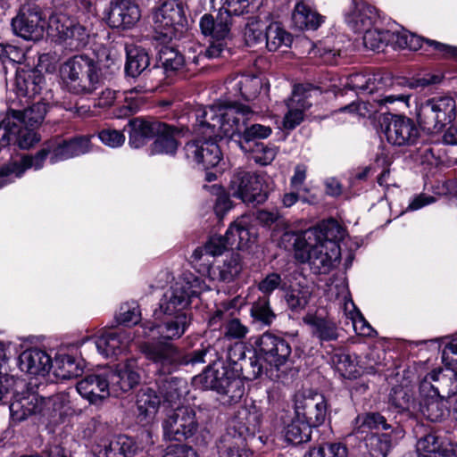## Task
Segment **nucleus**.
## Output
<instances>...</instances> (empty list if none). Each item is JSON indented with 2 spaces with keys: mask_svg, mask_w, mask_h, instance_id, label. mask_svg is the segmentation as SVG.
<instances>
[{
  "mask_svg": "<svg viewBox=\"0 0 457 457\" xmlns=\"http://www.w3.org/2000/svg\"><path fill=\"white\" fill-rule=\"evenodd\" d=\"M245 347L241 344H235L228 350L227 361L217 359L216 351L212 356L206 357L209 365L204 371L194 378V383L204 389L215 391L219 400L223 405L237 403L245 394V386L241 379L253 381L265 374L271 380L279 378L267 366L264 367L262 357L254 354L246 357Z\"/></svg>",
  "mask_w": 457,
  "mask_h": 457,
  "instance_id": "1",
  "label": "nucleus"
},
{
  "mask_svg": "<svg viewBox=\"0 0 457 457\" xmlns=\"http://www.w3.org/2000/svg\"><path fill=\"white\" fill-rule=\"evenodd\" d=\"M139 350L154 366L157 376L156 392L168 408L180 405L187 387L184 379L171 374L182 366L204 363L207 361L206 357L212 356L214 353V348L211 346L186 353L178 345L166 343L139 344Z\"/></svg>",
  "mask_w": 457,
  "mask_h": 457,
  "instance_id": "2",
  "label": "nucleus"
},
{
  "mask_svg": "<svg viewBox=\"0 0 457 457\" xmlns=\"http://www.w3.org/2000/svg\"><path fill=\"white\" fill-rule=\"evenodd\" d=\"M252 113L249 106H210L197 115L201 127L211 129L212 134L221 132L224 137L238 144L244 151L250 150L254 143L268 137L271 129L261 124H247V116Z\"/></svg>",
  "mask_w": 457,
  "mask_h": 457,
  "instance_id": "3",
  "label": "nucleus"
},
{
  "mask_svg": "<svg viewBox=\"0 0 457 457\" xmlns=\"http://www.w3.org/2000/svg\"><path fill=\"white\" fill-rule=\"evenodd\" d=\"M118 70L109 57L106 63L96 56L77 54L63 62L61 74L68 90L76 95H89Z\"/></svg>",
  "mask_w": 457,
  "mask_h": 457,
  "instance_id": "4",
  "label": "nucleus"
},
{
  "mask_svg": "<svg viewBox=\"0 0 457 457\" xmlns=\"http://www.w3.org/2000/svg\"><path fill=\"white\" fill-rule=\"evenodd\" d=\"M261 416L253 411H244L228 427L226 432L217 441L220 457H253L248 440L259 431Z\"/></svg>",
  "mask_w": 457,
  "mask_h": 457,
  "instance_id": "5",
  "label": "nucleus"
},
{
  "mask_svg": "<svg viewBox=\"0 0 457 457\" xmlns=\"http://www.w3.org/2000/svg\"><path fill=\"white\" fill-rule=\"evenodd\" d=\"M206 287L201 278L191 273L185 274L182 280L164 295L160 309L164 314L191 313L188 307L192 299L198 297Z\"/></svg>",
  "mask_w": 457,
  "mask_h": 457,
  "instance_id": "6",
  "label": "nucleus"
},
{
  "mask_svg": "<svg viewBox=\"0 0 457 457\" xmlns=\"http://www.w3.org/2000/svg\"><path fill=\"white\" fill-rule=\"evenodd\" d=\"M199 423L195 411L190 406L177 405L165 411L163 436L170 441L182 442L193 436Z\"/></svg>",
  "mask_w": 457,
  "mask_h": 457,
  "instance_id": "7",
  "label": "nucleus"
},
{
  "mask_svg": "<svg viewBox=\"0 0 457 457\" xmlns=\"http://www.w3.org/2000/svg\"><path fill=\"white\" fill-rule=\"evenodd\" d=\"M191 314L184 312L165 314V318L160 323L149 322L142 326V335L153 341H145L141 344L166 343L174 345L172 341L180 338L189 327L192 320Z\"/></svg>",
  "mask_w": 457,
  "mask_h": 457,
  "instance_id": "8",
  "label": "nucleus"
},
{
  "mask_svg": "<svg viewBox=\"0 0 457 457\" xmlns=\"http://www.w3.org/2000/svg\"><path fill=\"white\" fill-rule=\"evenodd\" d=\"M13 33L25 40L38 41L44 36L45 20L41 8L31 1L21 4L11 22Z\"/></svg>",
  "mask_w": 457,
  "mask_h": 457,
  "instance_id": "9",
  "label": "nucleus"
},
{
  "mask_svg": "<svg viewBox=\"0 0 457 457\" xmlns=\"http://www.w3.org/2000/svg\"><path fill=\"white\" fill-rule=\"evenodd\" d=\"M267 187L263 178L251 171L237 172L229 185L231 195L241 199L246 204L253 206L263 204L268 198Z\"/></svg>",
  "mask_w": 457,
  "mask_h": 457,
  "instance_id": "10",
  "label": "nucleus"
},
{
  "mask_svg": "<svg viewBox=\"0 0 457 457\" xmlns=\"http://www.w3.org/2000/svg\"><path fill=\"white\" fill-rule=\"evenodd\" d=\"M296 260L301 263H308L314 274H328L340 262V246L336 244H332V247L324 244H311L305 249L296 252Z\"/></svg>",
  "mask_w": 457,
  "mask_h": 457,
  "instance_id": "11",
  "label": "nucleus"
},
{
  "mask_svg": "<svg viewBox=\"0 0 457 457\" xmlns=\"http://www.w3.org/2000/svg\"><path fill=\"white\" fill-rule=\"evenodd\" d=\"M380 126L388 143L409 146L417 143L420 131L414 120L404 115L388 113L382 117Z\"/></svg>",
  "mask_w": 457,
  "mask_h": 457,
  "instance_id": "12",
  "label": "nucleus"
},
{
  "mask_svg": "<svg viewBox=\"0 0 457 457\" xmlns=\"http://www.w3.org/2000/svg\"><path fill=\"white\" fill-rule=\"evenodd\" d=\"M254 352L270 366V371L274 369L278 372L289 360L292 349L285 338L267 331L255 339Z\"/></svg>",
  "mask_w": 457,
  "mask_h": 457,
  "instance_id": "13",
  "label": "nucleus"
},
{
  "mask_svg": "<svg viewBox=\"0 0 457 457\" xmlns=\"http://www.w3.org/2000/svg\"><path fill=\"white\" fill-rule=\"evenodd\" d=\"M295 412L312 428L322 425L328 408L325 397L317 392L305 390L295 395Z\"/></svg>",
  "mask_w": 457,
  "mask_h": 457,
  "instance_id": "14",
  "label": "nucleus"
},
{
  "mask_svg": "<svg viewBox=\"0 0 457 457\" xmlns=\"http://www.w3.org/2000/svg\"><path fill=\"white\" fill-rule=\"evenodd\" d=\"M52 22L59 38L71 49L79 50L88 44L89 30L77 20L59 14L52 19Z\"/></svg>",
  "mask_w": 457,
  "mask_h": 457,
  "instance_id": "15",
  "label": "nucleus"
},
{
  "mask_svg": "<svg viewBox=\"0 0 457 457\" xmlns=\"http://www.w3.org/2000/svg\"><path fill=\"white\" fill-rule=\"evenodd\" d=\"M141 17L139 6L131 0H111L105 13V21L112 29H129Z\"/></svg>",
  "mask_w": 457,
  "mask_h": 457,
  "instance_id": "16",
  "label": "nucleus"
},
{
  "mask_svg": "<svg viewBox=\"0 0 457 457\" xmlns=\"http://www.w3.org/2000/svg\"><path fill=\"white\" fill-rule=\"evenodd\" d=\"M432 390L434 396L449 398L457 393V373L453 368L433 370L420 383V390L423 394Z\"/></svg>",
  "mask_w": 457,
  "mask_h": 457,
  "instance_id": "17",
  "label": "nucleus"
},
{
  "mask_svg": "<svg viewBox=\"0 0 457 457\" xmlns=\"http://www.w3.org/2000/svg\"><path fill=\"white\" fill-rule=\"evenodd\" d=\"M112 395L119 397L134 389L141 381L136 360H127L113 371L107 373Z\"/></svg>",
  "mask_w": 457,
  "mask_h": 457,
  "instance_id": "18",
  "label": "nucleus"
},
{
  "mask_svg": "<svg viewBox=\"0 0 457 457\" xmlns=\"http://www.w3.org/2000/svg\"><path fill=\"white\" fill-rule=\"evenodd\" d=\"M184 150L187 159H192L205 170L216 167L222 157L219 145L212 139L187 142Z\"/></svg>",
  "mask_w": 457,
  "mask_h": 457,
  "instance_id": "19",
  "label": "nucleus"
},
{
  "mask_svg": "<svg viewBox=\"0 0 457 457\" xmlns=\"http://www.w3.org/2000/svg\"><path fill=\"white\" fill-rule=\"evenodd\" d=\"M154 133V140L150 145L152 154L174 155L179 148V137H182L188 129L177 127L160 120V128Z\"/></svg>",
  "mask_w": 457,
  "mask_h": 457,
  "instance_id": "20",
  "label": "nucleus"
},
{
  "mask_svg": "<svg viewBox=\"0 0 457 457\" xmlns=\"http://www.w3.org/2000/svg\"><path fill=\"white\" fill-rule=\"evenodd\" d=\"M161 45L156 63L152 69H149V72L159 81L163 80L165 76H170L182 69L186 62L184 55L177 48L170 46L168 44Z\"/></svg>",
  "mask_w": 457,
  "mask_h": 457,
  "instance_id": "21",
  "label": "nucleus"
},
{
  "mask_svg": "<svg viewBox=\"0 0 457 457\" xmlns=\"http://www.w3.org/2000/svg\"><path fill=\"white\" fill-rule=\"evenodd\" d=\"M78 393L90 403L97 404L111 395V385L107 374H91L77 383Z\"/></svg>",
  "mask_w": 457,
  "mask_h": 457,
  "instance_id": "22",
  "label": "nucleus"
},
{
  "mask_svg": "<svg viewBox=\"0 0 457 457\" xmlns=\"http://www.w3.org/2000/svg\"><path fill=\"white\" fill-rule=\"evenodd\" d=\"M270 12H260L245 19L243 37L245 44L254 51L264 48L265 32L270 19Z\"/></svg>",
  "mask_w": 457,
  "mask_h": 457,
  "instance_id": "23",
  "label": "nucleus"
},
{
  "mask_svg": "<svg viewBox=\"0 0 457 457\" xmlns=\"http://www.w3.org/2000/svg\"><path fill=\"white\" fill-rule=\"evenodd\" d=\"M234 14L225 7L220 9L216 17L210 13L204 14L200 20V28L204 35L213 39H227L230 36L231 28L236 24Z\"/></svg>",
  "mask_w": 457,
  "mask_h": 457,
  "instance_id": "24",
  "label": "nucleus"
},
{
  "mask_svg": "<svg viewBox=\"0 0 457 457\" xmlns=\"http://www.w3.org/2000/svg\"><path fill=\"white\" fill-rule=\"evenodd\" d=\"M311 86L303 84L295 85L292 96L287 100L289 111L284 118V127L287 129H294L303 119V110L309 108L311 104L307 102Z\"/></svg>",
  "mask_w": 457,
  "mask_h": 457,
  "instance_id": "25",
  "label": "nucleus"
},
{
  "mask_svg": "<svg viewBox=\"0 0 457 457\" xmlns=\"http://www.w3.org/2000/svg\"><path fill=\"white\" fill-rule=\"evenodd\" d=\"M9 409L12 421L20 423L41 411L42 400L31 393L13 394Z\"/></svg>",
  "mask_w": 457,
  "mask_h": 457,
  "instance_id": "26",
  "label": "nucleus"
},
{
  "mask_svg": "<svg viewBox=\"0 0 457 457\" xmlns=\"http://www.w3.org/2000/svg\"><path fill=\"white\" fill-rule=\"evenodd\" d=\"M404 429L396 424L391 431L371 433L366 438V445L372 457H386L394 446L404 436Z\"/></svg>",
  "mask_w": 457,
  "mask_h": 457,
  "instance_id": "27",
  "label": "nucleus"
},
{
  "mask_svg": "<svg viewBox=\"0 0 457 457\" xmlns=\"http://www.w3.org/2000/svg\"><path fill=\"white\" fill-rule=\"evenodd\" d=\"M129 144L133 148H140L154 137L160 128V120L155 118H132L128 122Z\"/></svg>",
  "mask_w": 457,
  "mask_h": 457,
  "instance_id": "28",
  "label": "nucleus"
},
{
  "mask_svg": "<svg viewBox=\"0 0 457 457\" xmlns=\"http://www.w3.org/2000/svg\"><path fill=\"white\" fill-rule=\"evenodd\" d=\"M45 77L37 69L18 68L15 75V87L19 96L33 97L40 94Z\"/></svg>",
  "mask_w": 457,
  "mask_h": 457,
  "instance_id": "29",
  "label": "nucleus"
},
{
  "mask_svg": "<svg viewBox=\"0 0 457 457\" xmlns=\"http://www.w3.org/2000/svg\"><path fill=\"white\" fill-rule=\"evenodd\" d=\"M303 321L310 327L312 336L320 344L337 341L339 338L338 326L328 317L308 313L303 318Z\"/></svg>",
  "mask_w": 457,
  "mask_h": 457,
  "instance_id": "30",
  "label": "nucleus"
},
{
  "mask_svg": "<svg viewBox=\"0 0 457 457\" xmlns=\"http://www.w3.org/2000/svg\"><path fill=\"white\" fill-rule=\"evenodd\" d=\"M4 123H5L4 128L7 130L6 136L8 145L12 142L21 149H29L40 140V138L34 132L35 129H31L21 123H17L14 120H12V118L9 114L0 122V124Z\"/></svg>",
  "mask_w": 457,
  "mask_h": 457,
  "instance_id": "31",
  "label": "nucleus"
},
{
  "mask_svg": "<svg viewBox=\"0 0 457 457\" xmlns=\"http://www.w3.org/2000/svg\"><path fill=\"white\" fill-rule=\"evenodd\" d=\"M308 231L313 232L314 236L311 244H324L328 247H332V244L339 245L345 236V229L334 219L322 220L317 226L310 228Z\"/></svg>",
  "mask_w": 457,
  "mask_h": 457,
  "instance_id": "32",
  "label": "nucleus"
},
{
  "mask_svg": "<svg viewBox=\"0 0 457 457\" xmlns=\"http://www.w3.org/2000/svg\"><path fill=\"white\" fill-rule=\"evenodd\" d=\"M162 402L156 390L148 386L140 388L136 400L138 420L145 423L153 420Z\"/></svg>",
  "mask_w": 457,
  "mask_h": 457,
  "instance_id": "33",
  "label": "nucleus"
},
{
  "mask_svg": "<svg viewBox=\"0 0 457 457\" xmlns=\"http://www.w3.org/2000/svg\"><path fill=\"white\" fill-rule=\"evenodd\" d=\"M20 368L32 375H44L52 368L51 357L39 349L24 351L19 357Z\"/></svg>",
  "mask_w": 457,
  "mask_h": 457,
  "instance_id": "34",
  "label": "nucleus"
},
{
  "mask_svg": "<svg viewBox=\"0 0 457 457\" xmlns=\"http://www.w3.org/2000/svg\"><path fill=\"white\" fill-rule=\"evenodd\" d=\"M153 20V39L160 44H169L176 37L177 30L164 3L154 12Z\"/></svg>",
  "mask_w": 457,
  "mask_h": 457,
  "instance_id": "35",
  "label": "nucleus"
},
{
  "mask_svg": "<svg viewBox=\"0 0 457 457\" xmlns=\"http://www.w3.org/2000/svg\"><path fill=\"white\" fill-rule=\"evenodd\" d=\"M448 445L437 432L429 431L418 439L416 449L421 457H450Z\"/></svg>",
  "mask_w": 457,
  "mask_h": 457,
  "instance_id": "36",
  "label": "nucleus"
},
{
  "mask_svg": "<svg viewBox=\"0 0 457 457\" xmlns=\"http://www.w3.org/2000/svg\"><path fill=\"white\" fill-rule=\"evenodd\" d=\"M51 151V146L42 148L34 156L25 154L20 162H12L0 170V175H11L15 174L16 177H20L23 172L34 167L35 169H40Z\"/></svg>",
  "mask_w": 457,
  "mask_h": 457,
  "instance_id": "37",
  "label": "nucleus"
},
{
  "mask_svg": "<svg viewBox=\"0 0 457 457\" xmlns=\"http://www.w3.org/2000/svg\"><path fill=\"white\" fill-rule=\"evenodd\" d=\"M127 60L125 63V73L132 78H137L139 75H146L149 72L147 68L150 66V55L148 52L141 46H133L128 48Z\"/></svg>",
  "mask_w": 457,
  "mask_h": 457,
  "instance_id": "38",
  "label": "nucleus"
},
{
  "mask_svg": "<svg viewBox=\"0 0 457 457\" xmlns=\"http://www.w3.org/2000/svg\"><path fill=\"white\" fill-rule=\"evenodd\" d=\"M294 25L301 30H316L324 17L303 2L297 3L292 13Z\"/></svg>",
  "mask_w": 457,
  "mask_h": 457,
  "instance_id": "39",
  "label": "nucleus"
},
{
  "mask_svg": "<svg viewBox=\"0 0 457 457\" xmlns=\"http://www.w3.org/2000/svg\"><path fill=\"white\" fill-rule=\"evenodd\" d=\"M293 42V36L287 32L279 22L269 21L265 32V45L270 52L287 48Z\"/></svg>",
  "mask_w": 457,
  "mask_h": 457,
  "instance_id": "40",
  "label": "nucleus"
},
{
  "mask_svg": "<svg viewBox=\"0 0 457 457\" xmlns=\"http://www.w3.org/2000/svg\"><path fill=\"white\" fill-rule=\"evenodd\" d=\"M46 112L47 104L45 103L37 102L24 111L12 110L10 112L12 116L10 117L12 119V120H17L18 123L31 129H37L42 124Z\"/></svg>",
  "mask_w": 457,
  "mask_h": 457,
  "instance_id": "41",
  "label": "nucleus"
},
{
  "mask_svg": "<svg viewBox=\"0 0 457 457\" xmlns=\"http://www.w3.org/2000/svg\"><path fill=\"white\" fill-rule=\"evenodd\" d=\"M375 18L374 9L365 4H356L354 9L345 16L347 25L355 32H363L371 28Z\"/></svg>",
  "mask_w": 457,
  "mask_h": 457,
  "instance_id": "42",
  "label": "nucleus"
},
{
  "mask_svg": "<svg viewBox=\"0 0 457 457\" xmlns=\"http://www.w3.org/2000/svg\"><path fill=\"white\" fill-rule=\"evenodd\" d=\"M89 150V140L85 137L72 138L70 141L63 140L53 149V162L65 160L86 154Z\"/></svg>",
  "mask_w": 457,
  "mask_h": 457,
  "instance_id": "43",
  "label": "nucleus"
},
{
  "mask_svg": "<svg viewBox=\"0 0 457 457\" xmlns=\"http://www.w3.org/2000/svg\"><path fill=\"white\" fill-rule=\"evenodd\" d=\"M54 375L62 380L78 378L83 372V368L76 359L69 354H59L52 362Z\"/></svg>",
  "mask_w": 457,
  "mask_h": 457,
  "instance_id": "44",
  "label": "nucleus"
},
{
  "mask_svg": "<svg viewBox=\"0 0 457 457\" xmlns=\"http://www.w3.org/2000/svg\"><path fill=\"white\" fill-rule=\"evenodd\" d=\"M243 269L241 257L237 253H232L228 258L224 260L221 265L214 267L211 270L213 279L229 283L233 281Z\"/></svg>",
  "mask_w": 457,
  "mask_h": 457,
  "instance_id": "45",
  "label": "nucleus"
},
{
  "mask_svg": "<svg viewBox=\"0 0 457 457\" xmlns=\"http://www.w3.org/2000/svg\"><path fill=\"white\" fill-rule=\"evenodd\" d=\"M312 427L296 415L284 430L286 440L293 445L309 442L312 438Z\"/></svg>",
  "mask_w": 457,
  "mask_h": 457,
  "instance_id": "46",
  "label": "nucleus"
},
{
  "mask_svg": "<svg viewBox=\"0 0 457 457\" xmlns=\"http://www.w3.org/2000/svg\"><path fill=\"white\" fill-rule=\"evenodd\" d=\"M121 334L115 331H108L97 337L93 345L99 353L105 357L114 356L120 353L123 347Z\"/></svg>",
  "mask_w": 457,
  "mask_h": 457,
  "instance_id": "47",
  "label": "nucleus"
},
{
  "mask_svg": "<svg viewBox=\"0 0 457 457\" xmlns=\"http://www.w3.org/2000/svg\"><path fill=\"white\" fill-rule=\"evenodd\" d=\"M433 111L438 114L441 121L446 124L452 123L457 116V105L453 97L449 96H436L427 100Z\"/></svg>",
  "mask_w": 457,
  "mask_h": 457,
  "instance_id": "48",
  "label": "nucleus"
},
{
  "mask_svg": "<svg viewBox=\"0 0 457 457\" xmlns=\"http://www.w3.org/2000/svg\"><path fill=\"white\" fill-rule=\"evenodd\" d=\"M388 403L398 413L409 412L411 406L414 405V396L411 389L401 385L392 387Z\"/></svg>",
  "mask_w": 457,
  "mask_h": 457,
  "instance_id": "49",
  "label": "nucleus"
},
{
  "mask_svg": "<svg viewBox=\"0 0 457 457\" xmlns=\"http://www.w3.org/2000/svg\"><path fill=\"white\" fill-rule=\"evenodd\" d=\"M417 117L420 127L428 133H438L445 127L428 101L420 105Z\"/></svg>",
  "mask_w": 457,
  "mask_h": 457,
  "instance_id": "50",
  "label": "nucleus"
},
{
  "mask_svg": "<svg viewBox=\"0 0 457 457\" xmlns=\"http://www.w3.org/2000/svg\"><path fill=\"white\" fill-rule=\"evenodd\" d=\"M137 450L133 438L126 435L115 436L105 446L106 457H130Z\"/></svg>",
  "mask_w": 457,
  "mask_h": 457,
  "instance_id": "51",
  "label": "nucleus"
},
{
  "mask_svg": "<svg viewBox=\"0 0 457 457\" xmlns=\"http://www.w3.org/2000/svg\"><path fill=\"white\" fill-rule=\"evenodd\" d=\"M285 291L284 299L287 303V308L295 313H298L304 310L312 296V293L308 288L303 287H287Z\"/></svg>",
  "mask_w": 457,
  "mask_h": 457,
  "instance_id": "52",
  "label": "nucleus"
},
{
  "mask_svg": "<svg viewBox=\"0 0 457 457\" xmlns=\"http://www.w3.org/2000/svg\"><path fill=\"white\" fill-rule=\"evenodd\" d=\"M250 315L254 322L262 326H270L277 317L270 307V298L268 296L259 297L253 303L250 309Z\"/></svg>",
  "mask_w": 457,
  "mask_h": 457,
  "instance_id": "53",
  "label": "nucleus"
},
{
  "mask_svg": "<svg viewBox=\"0 0 457 457\" xmlns=\"http://www.w3.org/2000/svg\"><path fill=\"white\" fill-rule=\"evenodd\" d=\"M224 5L237 17L248 13L256 15L263 12L262 10L263 0H225Z\"/></svg>",
  "mask_w": 457,
  "mask_h": 457,
  "instance_id": "54",
  "label": "nucleus"
},
{
  "mask_svg": "<svg viewBox=\"0 0 457 457\" xmlns=\"http://www.w3.org/2000/svg\"><path fill=\"white\" fill-rule=\"evenodd\" d=\"M434 396V393L429 397L420 403V411L424 416L432 422H439L445 416V409L442 402Z\"/></svg>",
  "mask_w": 457,
  "mask_h": 457,
  "instance_id": "55",
  "label": "nucleus"
},
{
  "mask_svg": "<svg viewBox=\"0 0 457 457\" xmlns=\"http://www.w3.org/2000/svg\"><path fill=\"white\" fill-rule=\"evenodd\" d=\"M357 422H361V427H366L370 430H392L397 422L389 423L385 416L377 411L366 412L359 415Z\"/></svg>",
  "mask_w": 457,
  "mask_h": 457,
  "instance_id": "56",
  "label": "nucleus"
},
{
  "mask_svg": "<svg viewBox=\"0 0 457 457\" xmlns=\"http://www.w3.org/2000/svg\"><path fill=\"white\" fill-rule=\"evenodd\" d=\"M313 232L303 231L301 233H295L293 231H286L281 236V242L283 244H288V246H292L295 251V258L296 259V252L298 250H303L308 245H311V241L314 239ZM287 247V245H285Z\"/></svg>",
  "mask_w": 457,
  "mask_h": 457,
  "instance_id": "57",
  "label": "nucleus"
},
{
  "mask_svg": "<svg viewBox=\"0 0 457 457\" xmlns=\"http://www.w3.org/2000/svg\"><path fill=\"white\" fill-rule=\"evenodd\" d=\"M230 248H242L247 245L251 236L248 228L241 221H235L227 229Z\"/></svg>",
  "mask_w": 457,
  "mask_h": 457,
  "instance_id": "58",
  "label": "nucleus"
},
{
  "mask_svg": "<svg viewBox=\"0 0 457 457\" xmlns=\"http://www.w3.org/2000/svg\"><path fill=\"white\" fill-rule=\"evenodd\" d=\"M164 4L177 32L186 28L187 25L186 11L188 9L187 0H177L175 4L167 2Z\"/></svg>",
  "mask_w": 457,
  "mask_h": 457,
  "instance_id": "59",
  "label": "nucleus"
},
{
  "mask_svg": "<svg viewBox=\"0 0 457 457\" xmlns=\"http://www.w3.org/2000/svg\"><path fill=\"white\" fill-rule=\"evenodd\" d=\"M363 45L366 48L372 51H383L388 42V31H380L371 29L370 28L363 31Z\"/></svg>",
  "mask_w": 457,
  "mask_h": 457,
  "instance_id": "60",
  "label": "nucleus"
},
{
  "mask_svg": "<svg viewBox=\"0 0 457 457\" xmlns=\"http://www.w3.org/2000/svg\"><path fill=\"white\" fill-rule=\"evenodd\" d=\"M331 363L335 369L345 378L351 379L355 378L357 370L351 356L345 353H336L331 356Z\"/></svg>",
  "mask_w": 457,
  "mask_h": 457,
  "instance_id": "61",
  "label": "nucleus"
},
{
  "mask_svg": "<svg viewBox=\"0 0 457 457\" xmlns=\"http://www.w3.org/2000/svg\"><path fill=\"white\" fill-rule=\"evenodd\" d=\"M287 288V282L281 278V275L277 272L267 274L258 284V289L264 294L263 296L268 297L276 289L285 291Z\"/></svg>",
  "mask_w": 457,
  "mask_h": 457,
  "instance_id": "62",
  "label": "nucleus"
},
{
  "mask_svg": "<svg viewBox=\"0 0 457 457\" xmlns=\"http://www.w3.org/2000/svg\"><path fill=\"white\" fill-rule=\"evenodd\" d=\"M247 152L252 153L253 159L261 165L270 164L276 156V150L262 143H254Z\"/></svg>",
  "mask_w": 457,
  "mask_h": 457,
  "instance_id": "63",
  "label": "nucleus"
},
{
  "mask_svg": "<svg viewBox=\"0 0 457 457\" xmlns=\"http://www.w3.org/2000/svg\"><path fill=\"white\" fill-rule=\"evenodd\" d=\"M228 239L227 233L224 236H212L204 245V253L212 256L222 254L225 250L230 247V243Z\"/></svg>",
  "mask_w": 457,
  "mask_h": 457,
  "instance_id": "64",
  "label": "nucleus"
}]
</instances>
